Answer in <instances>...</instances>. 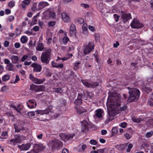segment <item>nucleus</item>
I'll return each instance as SVG.
<instances>
[{"label":"nucleus","mask_w":153,"mask_h":153,"mask_svg":"<svg viewBox=\"0 0 153 153\" xmlns=\"http://www.w3.org/2000/svg\"><path fill=\"white\" fill-rule=\"evenodd\" d=\"M62 153H69L67 149H64L62 151Z\"/></svg>","instance_id":"nucleus-64"},{"label":"nucleus","mask_w":153,"mask_h":153,"mask_svg":"<svg viewBox=\"0 0 153 153\" xmlns=\"http://www.w3.org/2000/svg\"><path fill=\"white\" fill-rule=\"evenodd\" d=\"M24 33L28 35H30L32 34V33L29 30L26 31Z\"/></svg>","instance_id":"nucleus-63"},{"label":"nucleus","mask_w":153,"mask_h":153,"mask_svg":"<svg viewBox=\"0 0 153 153\" xmlns=\"http://www.w3.org/2000/svg\"><path fill=\"white\" fill-rule=\"evenodd\" d=\"M91 126V125L88 123L87 121L84 120L82 123V131L84 132L86 130L88 131Z\"/></svg>","instance_id":"nucleus-12"},{"label":"nucleus","mask_w":153,"mask_h":153,"mask_svg":"<svg viewBox=\"0 0 153 153\" xmlns=\"http://www.w3.org/2000/svg\"><path fill=\"white\" fill-rule=\"evenodd\" d=\"M15 47L17 48H19L20 46V44L19 42H16L14 44Z\"/></svg>","instance_id":"nucleus-54"},{"label":"nucleus","mask_w":153,"mask_h":153,"mask_svg":"<svg viewBox=\"0 0 153 153\" xmlns=\"http://www.w3.org/2000/svg\"><path fill=\"white\" fill-rule=\"evenodd\" d=\"M51 50L48 49L45 52L42 53L41 59V61L44 63L48 64L49 63L50 59Z\"/></svg>","instance_id":"nucleus-4"},{"label":"nucleus","mask_w":153,"mask_h":153,"mask_svg":"<svg viewBox=\"0 0 153 153\" xmlns=\"http://www.w3.org/2000/svg\"><path fill=\"white\" fill-rule=\"evenodd\" d=\"M35 78L32 74H31L30 75L29 78L32 80L33 82L34 81V80L35 79H35Z\"/></svg>","instance_id":"nucleus-57"},{"label":"nucleus","mask_w":153,"mask_h":153,"mask_svg":"<svg viewBox=\"0 0 153 153\" xmlns=\"http://www.w3.org/2000/svg\"><path fill=\"white\" fill-rule=\"evenodd\" d=\"M46 14L49 16V18H54L55 17V14L53 10H48Z\"/></svg>","instance_id":"nucleus-21"},{"label":"nucleus","mask_w":153,"mask_h":153,"mask_svg":"<svg viewBox=\"0 0 153 153\" xmlns=\"http://www.w3.org/2000/svg\"><path fill=\"white\" fill-rule=\"evenodd\" d=\"M133 145L131 143H129L127 149H126V152H129L131 149L133 147Z\"/></svg>","instance_id":"nucleus-37"},{"label":"nucleus","mask_w":153,"mask_h":153,"mask_svg":"<svg viewBox=\"0 0 153 153\" xmlns=\"http://www.w3.org/2000/svg\"><path fill=\"white\" fill-rule=\"evenodd\" d=\"M86 93L87 96L90 98H91L93 97L94 94L92 92L86 91Z\"/></svg>","instance_id":"nucleus-42"},{"label":"nucleus","mask_w":153,"mask_h":153,"mask_svg":"<svg viewBox=\"0 0 153 153\" xmlns=\"http://www.w3.org/2000/svg\"><path fill=\"white\" fill-rule=\"evenodd\" d=\"M48 145L51 146L53 150L57 148L62 145V143L59 140L55 139L53 140H51L49 142Z\"/></svg>","instance_id":"nucleus-5"},{"label":"nucleus","mask_w":153,"mask_h":153,"mask_svg":"<svg viewBox=\"0 0 153 153\" xmlns=\"http://www.w3.org/2000/svg\"><path fill=\"white\" fill-rule=\"evenodd\" d=\"M6 69L9 71H13V65L11 63L9 64L6 67Z\"/></svg>","instance_id":"nucleus-32"},{"label":"nucleus","mask_w":153,"mask_h":153,"mask_svg":"<svg viewBox=\"0 0 153 153\" xmlns=\"http://www.w3.org/2000/svg\"><path fill=\"white\" fill-rule=\"evenodd\" d=\"M27 114L29 117H32L35 115V113L34 111H30L27 113Z\"/></svg>","instance_id":"nucleus-48"},{"label":"nucleus","mask_w":153,"mask_h":153,"mask_svg":"<svg viewBox=\"0 0 153 153\" xmlns=\"http://www.w3.org/2000/svg\"><path fill=\"white\" fill-rule=\"evenodd\" d=\"M82 28L83 30L84 31H86L88 29V26L87 24L86 23H84L82 26Z\"/></svg>","instance_id":"nucleus-41"},{"label":"nucleus","mask_w":153,"mask_h":153,"mask_svg":"<svg viewBox=\"0 0 153 153\" xmlns=\"http://www.w3.org/2000/svg\"><path fill=\"white\" fill-rule=\"evenodd\" d=\"M18 146L22 150H28L30 147L31 145L29 143H27L23 144L21 146Z\"/></svg>","instance_id":"nucleus-19"},{"label":"nucleus","mask_w":153,"mask_h":153,"mask_svg":"<svg viewBox=\"0 0 153 153\" xmlns=\"http://www.w3.org/2000/svg\"><path fill=\"white\" fill-rule=\"evenodd\" d=\"M68 37H64L63 39V42L64 43H66L68 40Z\"/></svg>","instance_id":"nucleus-60"},{"label":"nucleus","mask_w":153,"mask_h":153,"mask_svg":"<svg viewBox=\"0 0 153 153\" xmlns=\"http://www.w3.org/2000/svg\"><path fill=\"white\" fill-rule=\"evenodd\" d=\"M127 125V123L126 122H123L120 125V126L123 128H125Z\"/></svg>","instance_id":"nucleus-58"},{"label":"nucleus","mask_w":153,"mask_h":153,"mask_svg":"<svg viewBox=\"0 0 153 153\" xmlns=\"http://www.w3.org/2000/svg\"><path fill=\"white\" fill-rule=\"evenodd\" d=\"M144 90L147 92L149 93V92H150L152 91V89L148 87H145L144 88Z\"/></svg>","instance_id":"nucleus-53"},{"label":"nucleus","mask_w":153,"mask_h":153,"mask_svg":"<svg viewBox=\"0 0 153 153\" xmlns=\"http://www.w3.org/2000/svg\"><path fill=\"white\" fill-rule=\"evenodd\" d=\"M30 89L36 92L42 91L45 89V87L43 85H32L30 86Z\"/></svg>","instance_id":"nucleus-9"},{"label":"nucleus","mask_w":153,"mask_h":153,"mask_svg":"<svg viewBox=\"0 0 153 153\" xmlns=\"http://www.w3.org/2000/svg\"><path fill=\"white\" fill-rule=\"evenodd\" d=\"M13 125L15 130V132L19 133L21 131H23L25 130L24 127L23 126L20 127V126H19V124L16 125L15 124H14Z\"/></svg>","instance_id":"nucleus-17"},{"label":"nucleus","mask_w":153,"mask_h":153,"mask_svg":"<svg viewBox=\"0 0 153 153\" xmlns=\"http://www.w3.org/2000/svg\"><path fill=\"white\" fill-rule=\"evenodd\" d=\"M82 95L81 94H79L78 96V98L76 99L74 102V103L76 106H79L82 103Z\"/></svg>","instance_id":"nucleus-16"},{"label":"nucleus","mask_w":153,"mask_h":153,"mask_svg":"<svg viewBox=\"0 0 153 153\" xmlns=\"http://www.w3.org/2000/svg\"><path fill=\"white\" fill-rule=\"evenodd\" d=\"M33 29L35 31H37L39 30V28L38 26H36L33 28Z\"/></svg>","instance_id":"nucleus-62"},{"label":"nucleus","mask_w":153,"mask_h":153,"mask_svg":"<svg viewBox=\"0 0 153 153\" xmlns=\"http://www.w3.org/2000/svg\"><path fill=\"white\" fill-rule=\"evenodd\" d=\"M78 22L81 24H83L84 22V20L83 19L81 18H79L77 20Z\"/></svg>","instance_id":"nucleus-50"},{"label":"nucleus","mask_w":153,"mask_h":153,"mask_svg":"<svg viewBox=\"0 0 153 153\" xmlns=\"http://www.w3.org/2000/svg\"><path fill=\"white\" fill-rule=\"evenodd\" d=\"M55 22L53 21L50 22L48 23V25L50 26H53L55 25Z\"/></svg>","instance_id":"nucleus-55"},{"label":"nucleus","mask_w":153,"mask_h":153,"mask_svg":"<svg viewBox=\"0 0 153 153\" xmlns=\"http://www.w3.org/2000/svg\"><path fill=\"white\" fill-rule=\"evenodd\" d=\"M31 66L33 68V70L35 72H40L41 71L42 67L39 64L33 63L31 64Z\"/></svg>","instance_id":"nucleus-15"},{"label":"nucleus","mask_w":153,"mask_h":153,"mask_svg":"<svg viewBox=\"0 0 153 153\" xmlns=\"http://www.w3.org/2000/svg\"><path fill=\"white\" fill-rule=\"evenodd\" d=\"M132 28H139L143 27V25L140 23L137 20L134 19L131 24Z\"/></svg>","instance_id":"nucleus-10"},{"label":"nucleus","mask_w":153,"mask_h":153,"mask_svg":"<svg viewBox=\"0 0 153 153\" xmlns=\"http://www.w3.org/2000/svg\"><path fill=\"white\" fill-rule=\"evenodd\" d=\"M14 138L12 139L7 142L8 144L12 145H15L16 144L20 142L22 139L21 136L19 134L15 135L14 136Z\"/></svg>","instance_id":"nucleus-6"},{"label":"nucleus","mask_w":153,"mask_h":153,"mask_svg":"<svg viewBox=\"0 0 153 153\" xmlns=\"http://www.w3.org/2000/svg\"><path fill=\"white\" fill-rule=\"evenodd\" d=\"M68 59V58H67L66 57H64L63 58H61L59 56H58L57 57V59H56V60L57 61H58L59 60H62L63 61H65Z\"/></svg>","instance_id":"nucleus-43"},{"label":"nucleus","mask_w":153,"mask_h":153,"mask_svg":"<svg viewBox=\"0 0 153 153\" xmlns=\"http://www.w3.org/2000/svg\"><path fill=\"white\" fill-rule=\"evenodd\" d=\"M30 57L29 56L25 55L22 58L21 61L22 62H24L26 59L29 60L30 59Z\"/></svg>","instance_id":"nucleus-36"},{"label":"nucleus","mask_w":153,"mask_h":153,"mask_svg":"<svg viewBox=\"0 0 153 153\" xmlns=\"http://www.w3.org/2000/svg\"><path fill=\"white\" fill-rule=\"evenodd\" d=\"M53 91L58 93H62L63 92V90L60 88H53Z\"/></svg>","instance_id":"nucleus-33"},{"label":"nucleus","mask_w":153,"mask_h":153,"mask_svg":"<svg viewBox=\"0 0 153 153\" xmlns=\"http://www.w3.org/2000/svg\"><path fill=\"white\" fill-rule=\"evenodd\" d=\"M10 58L12 61V62L14 64L16 63L19 60L18 57L16 56H12Z\"/></svg>","instance_id":"nucleus-28"},{"label":"nucleus","mask_w":153,"mask_h":153,"mask_svg":"<svg viewBox=\"0 0 153 153\" xmlns=\"http://www.w3.org/2000/svg\"><path fill=\"white\" fill-rule=\"evenodd\" d=\"M49 5V4L46 2L42 1L39 3L38 6L40 8H43Z\"/></svg>","instance_id":"nucleus-27"},{"label":"nucleus","mask_w":153,"mask_h":153,"mask_svg":"<svg viewBox=\"0 0 153 153\" xmlns=\"http://www.w3.org/2000/svg\"><path fill=\"white\" fill-rule=\"evenodd\" d=\"M31 1V0H25L22 1V3L26 5H29Z\"/></svg>","instance_id":"nucleus-44"},{"label":"nucleus","mask_w":153,"mask_h":153,"mask_svg":"<svg viewBox=\"0 0 153 153\" xmlns=\"http://www.w3.org/2000/svg\"><path fill=\"white\" fill-rule=\"evenodd\" d=\"M147 124L150 127H153V120H149L147 123Z\"/></svg>","instance_id":"nucleus-39"},{"label":"nucleus","mask_w":153,"mask_h":153,"mask_svg":"<svg viewBox=\"0 0 153 153\" xmlns=\"http://www.w3.org/2000/svg\"><path fill=\"white\" fill-rule=\"evenodd\" d=\"M112 135L114 136L116 134L117 132L118 131L116 128H113L112 129Z\"/></svg>","instance_id":"nucleus-38"},{"label":"nucleus","mask_w":153,"mask_h":153,"mask_svg":"<svg viewBox=\"0 0 153 153\" xmlns=\"http://www.w3.org/2000/svg\"><path fill=\"white\" fill-rule=\"evenodd\" d=\"M35 112H37L38 114H48L49 112H51V110L49 108H48L43 111H36Z\"/></svg>","instance_id":"nucleus-22"},{"label":"nucleus","mask_w":153,"mask_h":153,"mask_svg":"<svg viewBox=\"0 0 153 153\" xmlns=\"http://www.w3.org/2000/svg\"><path fill=\"white\" fill-rule=\"evenodd\" d=\"M77 112L79 114L82 113L84 112V109L82 107H79V106H75Z\"/></svg>","instance_id":"nucleus-30"},{"label":"nucleus","mask_w":153,"mask_h":153,"mask_svg":"<svg viewBox=\"0 0 153 153\" xmlns=\"http://www.w3.org/2000/svg\"><path fill=\"white\" fill-rule=\"evenodd\" d=\"M76 32V28L75 25L74 24L71 25L70 29V33L72 35L75 34Z\"/></svg>","instance_id":"nucleus-25"},{"label":"nucleus","mask_w":153,"mask_h":153,"mask_svg":"<svg viewBox=\"0 0 153 153\" xmlns=\"http://www.w3.org/2000/svg\"><path fill=\"white\" fill-rule=\"evenodd\" d=\"M80 64L79 62H76L74 63V67L75 68L77 69L78 68V66Z\"/></svg>","instance_id":"nucleus-47"},{"label":"nucleus","mask_w":153,"mask_h":153,"mask_svg":"<svg viewBox=\"0 0 153 153\" xmlns=\"http://www.w3.org/2000/svg\"><path fill=\"white\" fill-rule=\"evenodd\" d=\"M103 113V110L102 109H97L95 111L94 117L95 118H100L102 117V114Z\"/></svg>","instance_id":"nucleus-13"},{"label":"nucleus","mask_w":153,"mask_h":153,"mask_svg":"<svg viewBox=\"0 0 153 153\" xmlns=\"http://www.w3.org/2000/svg\"><path fill=\"white\" fill-rule=\"evenodd\" d=\"M58 63H56L54 62L53 61H52L51 62V65L52 66L53 68H56L57 66L58 65Z\"/></svg>","instance_id":"nucleus-56"},{"label":"nucleus","mask_w":153,"mask_h":153,"mask_svg":"<svg viewBox=\"0 0 153 153\" xmlns=\"http://www.w3.org/2000/svg\"><path fill=\"white\" fill-rule=\"evenodd\" d=\"M81 82L85 86L88 88H94L99 85V83L98 82H94L92 83H90L85 80H82Z\"/></svg>","instance_id":"nucleus-11"},{"label":"nucleus","mask_w":153,"mask_h":153,"mask_svg":"<svg viewBox=\"0 0 153 153\" xmlns=\"http://www.w3.org/2000/svg\"><path fill=\"white\" fill-rule=\"evenodd\" d=\"M44 46V45L42 43L38 42L37 47L36 49L37 51H42L45 48Z\"/></svg>","instance_id":"nucleus-23"},{"label":"nucleus","mask_w":153,"mask_h":153,"mask_svg":"<svg viewBox=\"0 0 153 153\" xmlns=\"http://www.w3.org/2000/svg\"><path fill=\"white\" fill-rule=\"evenodd\" d=\"M153 134V132L152 131H150L146 133V137L148 138L151 137Z\"/></svg>","instance_id":"nucleus-40"},{"label":"nucleus","mask_w":153,"mask_h":153,"mask_svg":"<svg viewBox=\"0 0 153 153\" xmlns=\"http://www.w3.org/2000/svg\"><path fill=\"white\" fill-rule=\"evenodd\" d=\"M8 136L7 132L6 131L3 132L1 134L0 138L2 141L4 140V139L7 138Z\"/></svg>","instance_id":"nucleus-29"},{"label":"nucleus","mask_w":153,"mask_h":153,"mask_svg":"<svg viewBox=\"0 0 153 153\" xmlns=\"http://www.w3.org/2000/svg\"><path fill=\"white\" fill-rule=\"evenodd\" d=\"M9 42L8 41H6L4 43V46L6 47H8L9 45Z\"/></svg>","instance_id":"nucleus-59"},{"label":"nucleus","mask_w":153,"mask_h":153,"mask_svg":"<svg viewBox=\"0 0 153 153\" xmlns=\"http://www.w3.org/2000/svg\"><path fill=\"white\" fill-rule=\"evenodd\" d=\"M60 139L66 142L67 140H69L72 139L75 136L74 134H66L64 133H61L59 134Z\"/></svg>","instance_id":"nucleus-8"},{"label":"nucleus","mask_w":153,"mask_h":153,"mask_svg":"<svg viewBox=\"0 0 153 153\" xmlns=\"http://www.w3.org/2000/svg\"><path fill=\"white\" fill-rule=\"evenodd\" d=\"M90 143L91 144L93 145H95L97 144V141L94 140H91L90 141Z\"/></svg>","instance_id":"nucleus-51"},{"label":"nucleus","mask_w":153,"mask_h":153,"mask_svg":"<svg viewBox=\"0 0 153 153\" xmlns=\"http://www.w3.org/2000/svg\"><path fill=\"white\" fill-rule=\"evenodd\" d=\"M51 50L48 49L45 52L42 53L41 59V61L44 63L48 64L49 63L50 59Z\"/></svg>","instance_id":"nucleus-3"},{"label":"nucleus","mask_w":153,"mask_h":153,"mask_svg":"<svg viewBox=\"0 0 153 153\" xmlns=\"http://www.w3.org/2000/svg\"><path fill=\"white\" fill-rule=\"evenodd\" d=\"M34 79L33 82L36 84H41L43 83L45 81V78L42 79H38L36 78Z\"/></svg>","instance_id":"nucleus-26"},{"label":"nucleus","mask_w":153,"mask_h":153,"mask_svg":"<svg viewBox=\"0 0 153 153\" xmlns=\"http://www.w3.org/2000/svg\"><path fill=\"white\" fill-rule=\"evenodd\" d=\"M14 19V17L13 16H10L7 19L8 21L9 22L13 21Z\"/></svg>","instance_id":"nucleus-49"},{"label":"nucleus","mask_w":153,"mask_h":153,"mask_svg":"<svg viewBox=\"0 0 153 153\" xmlns=\"http://www.w3.org/2000/svg\"><path fill=\"white\" fill-rule=\"evenodd\" d=\"M62 17L64 21L65 22H68L70 20L69 17L65 13H62Z\"/></svg>","instance_id":"nucleus-24"},{"label":"nucleus","mask_w":153,"mask_h":153,"mask_svg":"<svg viewBox=\"0 0 153 153\" xmlns=\"http://www.w3.org/2000/svg\"><path fill=\"white\" fill-rule=\"evenodd\" d=\"M10 76L8 74H6L3 76L2 80L4 81H5L9 79Z\"/></svg>","instance_id":"nucleus-35"},{"label":"nucleus","mask_w":153,"mask_h":153,"mask_svg":"<svg viewBox=\"0 0 153 153\" xmlns=\"http://www.w3.org/2000/svg\"><path fill=\"white\" fill-rule=\"evenodd\" d=\"M45 148V146H44L43 144H36L34 146V149L39 151H42Z\"/></svg>","instance_id":"nucleus-20"},{"label":"nucleus","mask_w":153,"mask_h":153,"mask_svg":"<svg viewBox=\"0 0 153 153\" xmlns=\"http://www.w3.org/2000/svg\"><path fill=\"white\" fill-rule=\"evenodd\" d=\"M132 120L133 121V122L135 123H139L141 121V120L140 118H139L135 117H132Z\"/></svg>","instance_id":"nucleus-34"},{"label":"nucleus","mask_w":153,"mask_h":153,"mask_svg":"<svg viewBox=\"0 0 153 153\" xmlns=\"http://www.w3.org/2000/svg\"><path fill=\"white\" fill-rule=\"evenodd\" d=\"M28 38L25 36H23L21 39V42L23 43H25L27 42Z\"/></svg>","instance_id":"nucleus-31"},{"label":"nucleus","mask_w":153,"mask_h":153,"mask_svg":"<svg viewBox=\"0 0 153 153\" xmlns=\"http://www.w3.org/2000/svg\"><path fill=\"white\" fill-rule=\"evenodd\" d=\"M28 107L30 108H32L36 107V103L34 100H29L27 102Z\"/></svg>","instance_id":"nucleus-14"},{"label":"nucleus","mask_w":153,"mask_h":153,"mask_svg":"<svg viewBox=\"0 0 153 153\" xmlns=\"http://www.w3.org/2000/svg\"><path fill=\"white\" fill-rule=\"evenodd\" d=\"M88 28L89 30L92 31L94 32L95 30V27L93 26H91L90 25H89L88 26Z\"/></svg>","instance_id":"nucleus-46"},{"label":"nucleus","mask_w":153,"mask_h":153,"mask_svg":"<svg viewBox=\"0 0 153 153\" xmlns=\"http://www.w3.org/2000/svg\"><path fill=\"white\" fill-rule=\"evenodd\" d=\"M123 22H124L128 21L131 18L130 13L124 14L122 16Z\"/></svg>","instance_id":"nucleus-18"},{"label":"nucleus","mask_w":153,"mask_h":153,"mask_svg":"<svg viewBox=\"0 0 153 153\" xmlns=\"http://www.w3.org/2000/svg\"><path fill=\"white\" fill-rule=\"evenodd\" d=\"M94 45L93 42H89L88 45L85 46L83 50L84 53L86 55L90 53L94 49Z\"/></svg>","instance_id":"nucleus-7"},{"label":"nucleus","mask_w":153,"mask_h":153,"mask_svg":"<svg viewBox=\"0 0 153 153\" xmlns=\"http://www.w3.org/2000/svg\"><path fill=\"white\" fill-rule=\"evenodd\" d=\"M95 40L97 41L99 40V38L100 37V35L98 34H95Z\"/></svg>","instance_id":"nucleus-61"},{"label":"nucleus","mask_w":153,"mask_h":153,"mask_svg":"<svg viewBox=\"0 0 153 153\" xmlns=\"http://www.w3.org/2000/svg\"><path fill=\"white\" fill-rule=\"evenodd\" d=\"M129 90V96L128 100L129 102L134 101L137 99L140 96V91L137 88H128Z\"/></svg>","instance_id":"nucleus-2"},{"label":"nucleus","mask_w":153,"mask_h":153,"mask_svg":"<svg viewBox=\"0 0 153 153\" xmlns=\"http://www.w3.org/2000/svg\"><path fill=\"white\" fill-rule=\"evenodd\" d=\"M15 3L14 1H11L8 3V6L10 7H12L14 6Z\"/></svg>","instance_id":"nucleus-45"},{"label":"nucleus","mask_w":153,"mask_h":153,"mask_svg":"<svg viewBox=\"0 0 153 153\" xmlns=\"http://www.w3.org/2000/svg\"><path fill=\"white\" fill-rule=\"evenodd\" d=\"M124 136L125 138L127 140H129L131 138V136H130V135H129V134L128 133H126L125 134H124Z\"/></svg>","instance_id":"nucleus-52"},{"label":"nucleus","mask_w":153,"mask_h":153,"mask_svg":"<svg viewBox=\"0 0 153 153\" xmlns=\"http://www.w3.org/2000/svg\"><path fill=\"white\" fill-rule=\"evenodd\" d=\"M109 95L107 99V104L110 106L112 109L114 111L118 110V111H124L127 108V106L124 105L120 107L121 105L120 98L117 94H112Z\"/></svg>","instance_id":"nucleus-1"}]
</instances>
